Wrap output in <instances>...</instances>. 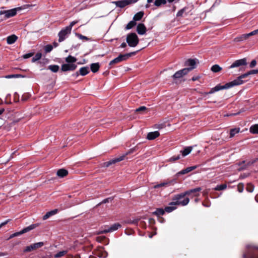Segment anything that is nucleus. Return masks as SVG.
Wrapping results in <instances>:
<instances>
[{
	"instance_id": "nucleus-1",
	"label": "nucleus",
	"mask_w": 258,
	"mask_h": 258,
	"mask_svg": "<svg viewBox=\"0 0 258 258\" xmlns=\"http://www.w3.org/2000/svg\"><path fill=\"white\" fill-rule=\"evenodd\" d=\"M201 187H197L194 189H191L187 190L184 192L180 194L176 195L173 198L174 202L170 204L171 205H181L184 206L187 205L189 202V199L188 198H185L183 200H181L182 198H184L186 196H189L190 194H193L194 197H198L200 196L199 192L201 191Z\"/></svg>"
},
{
	"instance_id": "nucleus-2",
	"label": "nucleus",
	"mask_w": 258,
	"mask_h": 258,
	"mask_svg": "<svg viewBox=\"0 0 258 258\" xmlns=\"http://www.w3.org/2000/svg\"><path fill=\"white\" fill-rule=\"evenodd\" d=\"M32 5H24L21 7L15 8L14 9L8 10H1L0 11V15H4L5 19H8L9 18L14 17L17 14V12L23 10H25L30 7H32Z\"/></svg>"
},
{
	"instance_id": "nucleus-3",
	"label": "nucleus",
	"mask_w": 258,
	"mask_h": 258,
	"mask_svg": "<svg viewBox=\"0 0 258 258\" xmlns=\"http://www.w3.org/2000/svg\"><path fill=\"white\" fill-rule=\"evenodd\" d=\"M238 85H239L238 82L237 81V80L236 79L230 82L225 84L224 85H218L216 86L215 87L212 88L209 92H205L203 93V94L207 95L209 94H212L215 92L220 91L221 90L227 89Z\"/></svg>"
},
{
	"instance_id": "nucleus-4",
	"label": "nucleus",
	"mask_w": 258,
	"mask_h": 258,
	"mask_svg": "<svg viewBox=\"0 0 258 258\" xmlns=\"http://www.w3.org/2000/svg\"><path fill=\"white\" fill-rule=\"evenodd\" d=\"M257 249V247L247 245L246 251L243 254V258H258Z\"/></svg>"
},
{
	"instance_id": "nucleus-5",
	"label": "nucleus",
	"mask_w": 258,
	"mask_h": 258,
	"mask_svg": "<svg viewBox=\"0 0 258 258\" xmlns=\"http://www.w3.org/2000/svg\"><path fill=\"white\" fill-rule=\"evenodd\" d=\"M135 151H136V148H133L132 149H131L130 150V151L128 152H127L125 154L120 156L119 157H117V158L112 159L108 162L104 163L103 166L107 167L112 164H113L117 162H120V161L123 160L124 159L125 157L127 155H128V154L132 153Z\"/></svg>"
},
{
	"instance_id": "nucleus-6",
	"label": "nucleus",
	"mask_w": 258,
	"mask_h": 258,
	"mask_svg": "<svg viewBox=\"0 0 258 258\" xmlns=\"http://www.w3.org/2000/svg\"><path fill=\"white\" fill-rule=\"evenodd\" d=\"M136 52H132L124 54H120L118 57L112 60L109 62V66L114 65L115 64L118 63L122 61L126 60L128 58L132 56V55H135Z\"/></svg>"
},
{
	"instance_id": "nucleus-7",
	"label": "nucleus",
	"mask_w": 258,
	"mask_h": 258,
	"mask_svg": "<svg viewBox=\"0 0 258 258\" xmlns=\"http://www.w3.org/2000/svg\"><path fill=\"white\" fill-rule=\"evenodd\" d=\"M126 40L128 45L132 47H136L139 42V38L135 33L128 34Z\"/></svg>"
},
{
	"instance_id": "nucleus-8",
	"label": "nucleus",
	"mask_w": 258,
	"mask_h": 258,
	"mask_svg": "<svg viewBox=\"0 0 258 258\" xmlns=\"http://www.w3.org/2000/svg\"><path fill=\"white\" fill-rule=\"evenodd\" d=\"M39 225V224H31L30 226H29L26 228H24L21 231H20L19 232H15V233L11 234L9 238L11 239L13 237L20 236L24 233H27L33 229H35V228L37 227Z\"/></svg>"
},
{
	"instance_id": "nucleus-9",
	"label": "nucleus",
	"mask_w": 258,
	"mask_h": 258,
	"mask_svg": "<svg viewBox=\"0 0 258 258\" xmlns=\"http://www.w3.org/2000/svg\"><path fill=\"white\" fill-rule=\"evenodd\" d=\"M71 33V30L68 28L67 27L62 29L58 34V41L61 42L64 41L70 34Z\"/></svg>"
},
{
	"instance_id": "nucleus-10",
	"label": "nucleus",
	"mask_w": 258,
	"mask_h": 258,
	"mask_svg": "<svg viewBox=\"0 0 258 258\" xmlns=\"http://www.w3.org/2000/svg\"><path fill=\"white\" fill-rule=\"evenodd\" d=\"M44 243L43 242H39L35 243H33L30 245H28L25 247L24 250V252H30L35 249H38L42 247Z\"/></svg>"
},
{
	"instance_id": "nucleus-11",
	"label": "nucleus",
	"mask_w": 258,
	"mask_h": 258,
	"mask_svg": "<svg viewBox=\"0 0 258 258\" xmlns=\"http://www.w3.org/2000/svg\"><path fill=\"white\" fill-rule=\"evenodd\" d=\"M189 69H183L176 72L173 76V79H178L181 78L190 72Z\"/></svg>"
},
{
	"instance_id": "nucleus-12",
	"label": "nucleus",
	"mask_w": 258,
	"mask_h": 258,
	"mask_svg": "<svg viewBox=\"0 0 258 258\" xmlns=\"http://www.w3.org/2000/svg\"><path fill=\"white\" fill-rule=\"evenodd\" d=\"M257 74V70H251L244 74H242L236 78L237 81L238 82V85L242 84L244 82L243 81V79H244L248 77L250 75Z\"/></svg>"
},
{
	"instance_id": "nucleus-13",
	"label": "nucleus",
	"mask_w": 258,
	"mask_h": 258,
	"mask_svg": "<svg viewBox=\"0 0 258 258\" xmlns=\"http://www.w3.org/2000/svg\"><path fill=\"white\" fill-rule=\"evenodd\" d=\"M247 64V59L246 58H243L240 59L235 60L232 63V64L229 67V69H233L234 68H237L241 66H245Z\"/></svg>"
},
{
	"instance_id": "nucleus-14",
	"label": "nucleus",
	"mask_w": 258,
	"mask_h": 258,
	"mask_svg": "<svg viewBox=\"0 0 258 258\" xmlns=\"http://www.w3.org/2000/svg\"><path fill=\"white\" fill-rule=\"evenodd\" d=\"M121 227L120 224L119 223H115L112 225L111 226H110L108 229H105L104 230L99 231L98 234H103V233H106L108 232H112L114 231H115L117 230L119 227Z\"/></svg>"
},
{
	"instance_id": "nucleus-15",
	"label": "nucleus",
	"mask_w": 258,
	"mask_h": 258,
	"mask_svg": "<svg viewBox=\"0 0 258 258\" xmlns=\"http://www.w3.org/2000/svg\"><path fill=\"white\" fill-rule=\"evenodd\" d=\"M77 68V65L75 64L65 63L61 66V70L63 72L68 71H74Z\"/></svg>"
},
{
	"instance_id": "nucleus-16",
	"label": "nucleus",
	"mask_w": 258,
	"mask_h": 258,
	"mask_svg": "<svg viewBox=\"0 0 258 258\" xmlns=\"http://www.w3.org/2000/svg\"><path fill=\"white\" fill-rule=\"evenodd\" d=\"M131 2V0H121L114 2L113 3H114L117 7L122 8L130 4Z\"/></svg>"
},
{
	"instance_id": "nucleus-17",
	"label": "nucleus",
	"mask_w": 258,
	"mask_h": 258,
	"mask_svg": "<svg viewBox=\"0 0 258 258\" xmlns=\"http://www.w3.org/2000/svg\"><path fill=\"white\" fill-rule=\"evenodd\" d=\"M89 69L87 67H84L80 68L79 72H77L74 75L78 77L79 75L85 76L89 73Z\"/></svg>"
},
{
	"instance_id": "nucleus-18",
	"label": "nucleus",
	"mask_w": 258,
	"mask_h": 258,
	"mask_svg": "<svg viewBox=\"0 0 258 258\" xmlns=\"http://www.w3.org/2000/svg\"><path fill=\"white\" fill-rule=\"evenodd\" d=\"M196 60L195 59H188L185 62V65L186 66H189V68H187L186 69H189L190 71L196 68Z\"/></svg>"
},
{
	"instance_id": "nucleus-19",
	"label": "nucleus",
	"mask_w": 258,
	"mask_h": 258,
	"mask_svg": "<svg viewBox=\"0 0 258 258\" xmlns=\"http://www.w3.org/2000/svg\"><path fill=\"white\" fill-rule=\"evenodd\" d=\"M146 28L145 25L143 23H140L137 27V31L140 35H144L146 32Z\"/></svg>"
},
{
	"instance_id": "nucleus-20",
	"label": "nucleus",
	"mask_w": 258,
	"mask_h": 258,
	"mask_svg": "<svg viewBox=\"0 0 258 258\" xmlns=\"http://www.w3.org/2000/svg\"><path fill=\"white\" fill-rule=\"evenodd\" d=\"M197 168V166H193L187 167L186 168L181 170L180 171L177 173L176 175L179 176L181 174H185L188 173V172L196 169Z\"/></svg>"
},
{
	"instance_id": "nucleus-21",
	"label": "nucleus",
	"mask_w": 258,
	"mask_h": 258,
	"mask_svg": "<svg viewBox=\"0 0 258 258\" xmlns=\"http://www.w3.org/2000/svg\"><path fill=\"white\" fill-rule=\"evenodd\" d=\"M160 133L158 131H155L149 133L147 136V139L149 140H152L158 137Z\"/></svg>"
},
{
	"instance_id": "nucleus-22",
	"label": "nucleus",
	"mask_w": 258,
	"mask_h": 258,
	"mask_svg": "<svg viewBox=\"0 0 258 258\" xmlns=\"http://www.w3.org/2000/svg\"><path fill=\"white\" fill-rule=\"evenodd\" d=\"M57 212H58V210L57 209H54V210H53L52 211H50L49 212H47L46 213V214L43 216V220H45L47 219L50 217H51V216H52L53 215H54L56 214H57Z\"/></svg>"
},
{
	"instance_id": "nucleus-23",
	"label": "nucleus",
	"mask_w": 258,
	"mask_h": 258,
	"mask_svg": "<svg viewBox=\"0 0 258 258\" xmlns=\"http://www.w3.org/2000/svg\"><path fill=\"white\" fill-rule=\"evenodd\" d=\"M18 39V37L15 35H12L7 37V41L9 44H12L14 43Z\"/></svg>"
},
{
	"instance_id": "nucleus-24",
	"label": "nucleus",
	"mask_w": 258,
	"mask_h": 258,
	"mask_svg": "<svg viewBox=\"0 0 258 258\" xmlns=\"http://www.w3.org/2000/svg\"><path fill=\"white\" fill-rule=\"evenodd\" d=\"M68 174V171L64 169H59L56 173L57 175L61 178L67 176Z\"/></svg>"
},
{
	"instance_id": "nucleus-25",
	"label": "nucleus",
	"mask_w": 258,
	"mask_h": 258,
	"mask_svg": "<svg viewBox=\"0 0 258 258\" xmlns=\"http://www.w3.org/2000/svg\"><path fill=\"white\" fill-rule=\"evenodd\" d=\"M192 150V147H187L184 149L183 150L180 151V153L182 154L183 157H185L188 155Z\"/></svg>"
},
{
	"instance_id": "nucleus-26",
	"label": "nucleus",
	"mask_w": 258,
	"mask_h": 258,
	"mask_svg": "<svg viewBox=\"0 0 258 258\" xmlns=\"http://www.w3.org/2000/svg\"><path fill=\"white\" fill-rule=\"evenodd\" d=\"M248 39L246 34H242L239 36H238L234 39V42H240L242 41Z\"/></svg>"
},
{
	"instance_id": "nucleus-27",
	"label": "nucleus",
	"mask_w": 258,
	"mask_h": 258,
	"mask_svg": "<svg viewBox=\"0 0 258 258\" xmlns=\"http://www.w3.org/2000/svg\"><path fill=\"white\" fill-rule=\"evenodd\" d=\"M100 68V65L98 62L93 63L91 64L90 68L91 70L93 73L97 72Z\"/></svg>"
},
{
	"instance_id": "nucleus-28",
	"label": "nucleus",
	"mask_w": 258,
	"mask_h": 258,
	"mask_svg": "<svg viewBox=\"0 0 258 258\" xmlns=\"http://www.w3.org/2000/svg\"><path fill=\"white\" fill-rule=\"evenodd\" d=\"M249 132L253 134H258V124L251 125L249 128Z\"/></svg>"
},
{
	"instance_id": "nucleus-29",
	"label": "nucleus",
	"mask_w": 258,
	"mask_h": 258,
	"mask_svg": "<svg viewBox=\"0 0 258 258\" xmlns=\"http://www.w3.org/2000/svg\"><path fill=\"white\" fill-rule=\"evenodd\" d=\"M187 8H184L182 9L181 10H180V11H179L178 12V13L176 14V16L177 17H184V16H186L187 15V13H186V11L187 10Z\"/></svg>"
},
{
	"instance_id": "nucleus-30",
	"label": "nucleus",
	"mask_w": 258,
	"mask_h": 258,
	"mask_svg": "<svg viewBox=\"0 0 258 258\" xmlns=\"http://www.w3.org/2000/svg\"><path fill=\"white\" fill-rule=\"evenodd\" d=\"M240 128H234L231 129L230 131V138H232L234 137V136L239 133Z\"/></svg>"
},
{
	"instance_id": "nucleus-31",
	"label": "nucleus",
	"mask_w": 258,
	"mask_h": 258,
	"mask_svg": "<svg viewBox=\"0 0 258 258\" xmlns=\"http://www.w3.org/2000/svg\"><path fill=\"white\" fill-rule=\"evenodd\" d=\"M144 16V13L143 12H139L135 15L133 18L134 21L140 20Z\"/></svg>"
},
{
	"instance_id": "nucleus-32",
	"label": "nucleus",
	"mask_w": 258,
	"mask_h": 258,
	"mask_svg": "<svg viewBox=\"0 0 258 258\" xmlns=\"http://www.w3.org/2000/svg\"><path fill=\"white\" fill-rule=\"evenodd\" d=\"M172 202H171L169 204V206H167L165 208V209H164L165 212H166L167 213H170L176 208V207H175L176 205H170V204Z\"/></svg>"
},
{
	"instance_id": "nucleus-33",
	"label": "nucleus",
	"mask_w": 258,
	"mask_h": 258,
	"mask_svg": "<svg viewBox=\"0 0 258 258\" xmlns=\"http://www.w3.org/2000/svg\"><path fill=\"white\" fill-rule=\"evenodd\" d=\"M211 70L214 73H218L222 70V68L218 64H214L211 67Z\"/></svg>"
},
{
	"instance_id": "nucleus-34",
	"label": "nucleus",
	"mask_w": 258,
	"mask_h": 258,
	"mask_svg": "<svg viewBox=\"0 0 258 258\" xmlns=\"http://www.w3.org/2000/svg\"><path fill=\"white\" fill-rule=\"evenodd\" d=\"M164 210H163L162 208H158L153 213V214L158 216H160L161 215H163L164 214Z\"/></svg>"
},
{
	"instance_id": "nucleus-35",
	"label": "nucleus",
	"mask_w": 258,
	"mask_h": 258,
	"mask_svg": "<svg viewBox=\"0 0 258 258\" xmlns=\"http://www.w3.org/2000/svg\"><path fill=\"white\" fill-rule=\"evenodd\" d=\"M166 3V0H155L154 2V5L159 7L162 5H165Z\"/></svg>"
},
{
	"instance_id": "nucleus-36",
	"label": "nucleus",
	"mask_w": 258,
	"mask_h": 258,
	"mask_svg": "<svg viewBox=\"0 0 258 258\" xmlns=\"http://www.w3.org/2000/svg\"><path fill=\"white\" fill-rule=\"evenodd\" d=\"M136 22L135 21L133 20L130 21L126 26L125 29L126 30H129L133 28L134 26L136 25Z\"/></svg>"
},
{
	"instance_id": "nucleus-37",
	"label": "nucleus",
	"mask_w": 258,
	"mask_h": 258,
	"mask_svg": "<svg viewBox=\"0 0 258 258\" xmlns=\"http://www.w3.org/2000/svg\"><path fill=\"white\" fill-rule=\"evenodd\" d=\"M66 61L68 63H73L77 61V59L74 56L69 55L67 57H66Z\"/></svg>"
},
{
	"instance_id": "nucleus-38",
	"label": "nucleus",
	"mask_w": 258,
	"mask_h": 258,
	"mask_svg": "<svg viewBox=\"0 0 258 258\" xmlns=\"http://www.w3.org/2000/svg\"><path fill=\"white\" fill-rule=\"evenodd\" d=\"M68 252V250L59 251V252L54 254V257L59 258V257H62V256H63L64 255L67 254Z\"/></svg>"
},
{
	"instance_id": "nucleus-39",
	"label": "nucleus",
	"mask_w": 258,
	"mask_h": 258,
	"mask_svg": "<svg viewBox=\"0 0 258 258\" xmlns=\"http://www.w3.org/2000/svg\"><path fill=\"white\" fill-rule=\"evenodd\" d=\"M59 66L57 65H50L48 67V69L52 72L56 73L59 70Z\"/></svg>"
},
{
	"instance_id": "nucleus-40",
	"label": "nucleus",
	"mask_w": 258,
	"mask_h": 258,
	"mask_svg": "<svg viewBox=\"0 0 258 258\" xmlns=\"http://www.w3.org/2000/svg\"><path fill=\"white\" fill-rule=\"evenodd\" d=\"M227 187V185L226 184H221V185H218L216 186L214 189L215 190H222L226 189Z\"/></svg>"
},
{
	"instance_id": "nucleus-41",
	"label": "nucleus",
	"mask_w": 258,
	"mask_h": 258,
	"mask_svg": "<svg viewBox=\"0 0 258 258\" xmlns=\"http://www.w3.org/2000/svg\"><path fill=\"white\" fill-rule=\"evenodd\" d=\"M42 56V54L40 52L37 53L32 58V61L35 62L39 60Z\"/></svg>"
},
{
	"instance_id": "nucleus-42",
	"label": "nucleus",
	"mask_w": 258,
	"mask_h": 258,
	"mask_svg": "<svg viewBox=\"0 0 258 258\" xmlns=\"http://www.w3.org/2000/svg\"><path fill=\"white\" fill-rule=\"evenodd\" d=\"M169 182H162L160 184H156L154 186V188L156 189V188H158L159 187L165 186L169 184Z\"/></svg>"
},
{
	"instance_id": "nucleus-43",
	"label": "nucleus",
	"mask_w": 258,
	"mask_h": 258,
	"mask_svg": "<svg viewBox=\"0 0 258 258\" xmlns=\"http://www.w3.org/2000/svg\"><path fill=\"white\" fill-rule=\"evenodd\" d=\"M53 49V46L51 45H47L45 46L44 50L45 52L48 53L50 52Z\"/></svg>"
},
{
	"instance_id": "nucleus-44",
	"label": "nucleus",
	"mask_w": 258,
	"mask_h": 258,
	"mask_svg": "<svg viewBox=\"0 0 258 258\" xmlns=\"http://www.w3.org/2000/svg\"><path fill=\"white\" fill-rule=\"evenodd\" d=\"M254 186L251 184L248 183L246 187V190L249 192H252L253 191Z\"/></svg>"
},
{
	"instance_id": "nucleus-45",
	"label": "nucleus",
	"mask_w": 258,
	"mask_h": 258,
	"mask_svg": "<svg viewBox=\"0 0 258 258\" xmlns=\"http://www.w3.org/2000/svg\"><path fill=\"white\" fill-rule=\"evenodd\" d=\"M98 256L100 257L105 258L107 256V253L105 251H101L98 253Z\"/></svg>"
},
{
	"instance_id": "nucleus-46",
	"label": "nucleus",
	"mask_w": 258,
	"mask_h": 258,
	"mask_svg": "<svg viewBox=\"0 0 258 258\" xmlns=\"http://www.w3.org/2000/svg\"><path fill=\"white\" fill-rule=\"evenodd\" d=\"M244 189V185L242 183H239L237 185V190L239 192H242Z\"/></svg>"
},
{
	"instance_id": "nucleus-47",
	"label": "nucleus",
	"mask_w": 258,
	"mask_h": 258,
	"mask_svg": "<svg viewBox=\"0 0 258 258\" xmlns=\"http://www.w3.org/2000/svg\"><path fill=\"white\" fill-rule=\"evenodd\" d=\"M258 33V29L255 30L249 33L246 34L247 37L248 38L250 36L256 35Z\"/></svg>"
},
{
	"instance_id": "nucleus-48",
	"label": "nucleus",
	"mask_w": 258,
	"mask_h": 258,
	"mask_svg": "<svg viewBox=\"0 0 258 258\" xmlns=\"http://www.w3.org/2000/svg\"><path fill=\"white\" fill-rule=\"evenodd\" d=\"M180 158V155H177V156H172V157H171L170 159H169V161H172V162H174L176 160H177L178 159H179Z\"/></svg>"
},
{
	"instance_id": "nucleus-49",
	"label": "nucleus",
	"mask_w": 258,
	"mask_h": 258,
	"mask_svg": "<svg viewBox=\"0 0 258 258\" xmlns=\"http://www.w3.org/2000/svg\"><path fill=\"white\" fill-rule=\"evenodd\" d=\"M147 109V108L145 106H141L139 107L138 108L136 109V112H141L145 111Z\"/></svg>"
},
{
	"instance_id": "nucleus-50",
	"label": "nucleus",
	"mask_w": 258,
	"mask_h": 258,
	"mask_svg": "<svg viewBox=\"0 0 258 258\" xmlns=\"http://www.w3.org/2000/svg\"><path fill=\"white\" fill-rule=\"evenodd\" d=\"M78 22V21H72L69 26H67L68 28H69L71 31L72 27L74 25H75L76 24H77Z\"/></svg>"
},
{
	"instance_id": "nucleus-51",
	"label": "nucleus",
	"mask_w": 258,
	"mask_h": 258,
	"mask_svg": "<svg viewBox=\"0 0 258 258\" xmlns=\"http://www.w3.org/2000/svg\"><path fill=\"white\" fill-rule=\"evenodd\" d=\"M77 36L80 39L82 40H88L89 38L86 36H85L82 34H78Z\"/></svg>"
},
{
	"instance_id": "nucleus-52",
	"label": "nucleus",
	"mask_w": 258,
	"mask_h": 258,
	"mask_svg": "<svg viewBox=\"0 0 258 258\" xmlns=\"http://www.w3.org/2000/svg\"><path fill=\"white\" fill-rule=\"evenodd\" d=\"M34 55L33 53H29L23 55V57L25 59L30 58Z\"/></svg>"
},
{
	"instance_id": "nucleus-53",
	"label": "nucleus",
	"mask_w": 258,
	"mask_h": 258,
	"mask_svg": "<svg viewBox=\"0 0 258 258\" xmlns=\"http://www.w3.org/2000/svg\"><path fill=\"white\" fill-rule=\"evenodd\" d=\"M256 61L255 59H253L251 61V62L249 64V67L250 68H252L256 66Z\"/></svg>"
},
{
	"instance_id": "nucleus-54",
	"label": "nucleus",
	"mask_w": 258,
	"mask_h": 258,
	"mask_svg": "<svg viewBox=\"0 0 258 258\" xmlns=\"http://www.w3.org/2000/svg\"><path fill=\"white\" fill-rule=\"evenodd\" d=\"M112 199L111 198H107L104 200H103L100 204H105L106 203H108L109 201H111Z\"/></svg>"
},
{
	"instance_id": "nucleus-55",
	"label": "nucleus",
	"mask_w": 258,
	"mask_h": 258,
	"mask_svg": "<svg viewBox=\"0 0 258 258\" xmlns=\"http://www.w3.org/2000/svg\"><path fill=\"white\" fill-rule=\"evenodd\" d=\"M154 0H147V4L146 5L145 7L149 8L150 7V4L153 3Z\"/></svg>"
},
{
	"instance_id": "nucleus-56",
	"label": "nucleus",
	"mask_w": 258,
	"mask_h": 258,
	"mask_svg": "<svg viewBox=\"0 0 258 258\" xmlns=\"http://www.w3.org/2000/svg\"><path fill=\"white\" fill-rule=\"evenodd\" d=\"M10 221V220L8 219L7 220H6V221L2 223L1 224H0V228L1 227H2L3 226H5V225H6Z\"/></svg>"
},
{
	"instance_id": "nucleus-57",
	"label": "nucleus",
	"mask_w": 258,
	"mask_h": 258,
	"mask_svg": "<svg viewBox=\"0 0 258 258\" xmlns=\"http://www.w3.org/2000/svg\"><path fill=\"white\" fill-rule=\"evenodd\" d=\"M126 46V44L125 42H123L120 45V47L121 48H124Z\"/></svg>"
},
{
	"instance_id": "nucleus-58",
	"label": "nucleus",
	"mask_w": 258,
	"mask_h": 258,
	"mask_svg": "<svg viewBox=\"0 0 258 258\" xmlns=\"http://www.w3.org/2000/svg\"><path fill=\"white\" fill-rule=\"evenodd\" d=\"M198 79H199L198 77H194L192 78V80L193 81H195L197 80Z\"/></svg>"
},
{
	"instance_id": "nucleus-59",
	"label": "nucleus",
	"mask_w": 258,
	"mask_h": 258,
	"mask_svg": "<svg viewBox=\"0 0 258 258\" xmlns=\"http://www.w3.org/2000/svg\"><path fill=\"white\" fill-rule=\"evenodd\" d=\"M7 253L5 252H0V256L7 255Z\"/></svg>"
},
{
	"instance_id": "nucleus-60",
	"label": "nucleus",
	"mask_w": 258,
	"mask_h": 258,
	"mask_svg": "<svg viewBox=\"0 0 258 258\" xmlns=\"http://www.w3.org/2000/svg\"><path fill=\"white\" fill-rule=\"evenodd\" d=\"M5 111L4 108H1L0 109V115H1Z\"/></svg>"
},
{
	"instance_id": "nucleus-61",
	"label": "nucleus",
	"mask_w": 258,
	"mask_h": 258,
	"mask_svg": "<svg viewBox=\"0 0 258 258\" xmlns=\"http://www.w3.org/2000/svg\"><path fill=\"white\" fill-rule=\"evenodd\" d=\"M53 45L54 47H56L58 46V43L57 42H53Z\"/></svg>"
},
{
	"instance_id": "nucleus-62",
	"label": "nucleus",
	"mask_w": 258,
	"mask_h": 258,
	"mask_svg": "<svg viewBox=\"0 0 258 258\" xmlns=\"http://www.w3.org/2000/svg\"><path fill=\"white\" fill-rule=\"evenodd\" d=\"M13 77H14V75H9V76L6 77L7 78H13Z\"/></svg>"
},
{
	"instance_id": "nucleus-63",
	"label": "nucleus",
	"mask_w": 258,
	"mask_h": 258,
	"mask_svg": "<svg viewBox=\"0 0 258 258\" xmlns=\"http://www.w3.org/2000/svg\"><path fill=\"white\" fill-rule=\"evenodd\" d=\"M175 0H166L168 3H171L174 1Z\"/></svg>"
},
{
	"instance_id": "nucleus-64",
	"label": "nucleus",
	"mask_w": 258,
	"mask_h": 258,
	"mask_svg": "<svg viewBox=\"0 0 258 258\" xmlns=\"http://www.w3.org/2000/svg\"><path fill=\"white\" fill-rule=\"evenodd\" d=\"M89 258H94V257H93V256H92V257L90 256V257H89Z\"/></svg>"
}]
</instances>
